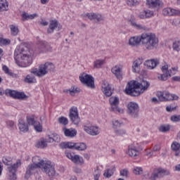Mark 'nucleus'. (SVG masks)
I'll return each mask as SVG.
<instances>
[{
	"mask_svg": "<svg viewBox=\"0 0 180 180\" xmlns=\"http://www.w3.org/2000/svg\"><path fill=\"white\" fill-rule=\"evenodd\" d=\"M140 43L146 50H154L158 46V38L153 33H143L141 36H135L129 38L128 44L131 47H137Z\"/></svg>",
	"mask_w": 180,
	"mask_h": 180,
	"instance_id": "f257e3e1",
	"label": "nucleus"
},
{
	"mask_svg": "<svg viewBox=\"0 0 180 180\" xmlns=\"http://www.w3.org/2000/svg\"><path fill=\"white\" fill-rule=\"evenodd\" d=\"M148 86H150V83L147 81L143 80L141 83L136 81L130 82L128 83V86L125 89V92L131 96H139L148 89Z\"/></svg>",
	"mask_w": 180,
	"mask_h": 180,
	"instance_id": "f03ea898",
	"label": "nucleus"
},
{
	"mask_svg": "<svg viewBox=\"0 0 180 180\" xmlns=\"http://www.w3.org/2000/svg\"><path fill=\"white\" fill-rule=\"evenodd\" d=\"M15 53L17 54L19 61L23 64L24 67H29L32 64L33 60L32 58V51L27 47H20L16 49Z\"/></svg>",
	"mask_w": 180,
	"mask_h": 180,
	"instance_id": "7ed1b4c3",
	"label": "nucleus"
},
{
	"mask_svg": "<svg viewBox=\"0 0 180 180\" xmlns=\"http://www.w3.org/2000/svg\"><path fill=\"white\" fill-rule=\"evenodd\" d=\"M54 70V65L51 63H46L45 64L40 65L39 68H33L31 70V74L37 75V77H44L49 74V71H52Z\"/></svg>",
	"mask_w": 180,
	"mask_h": 180,
	"instance_id": "20e7f679",
	"label": "nucleus"
},
{
	"mask_svg": "<svg viewBox=\"0 0 180 180\" xmlns=\"http://www.w3.org/2000/svg\"><path fill=\"white\" fill-rule=\"evenodd\" d=\"M3 162L5 165H8L7 169L8 171L9 179L16 180V171H18V168L22 165L20 160H18L13 165H12V162L8 160V159L3 160Z\"/></svg>",
	"mask_w": 180,
	"mask_h": 180,
	"instance_id": "39448f33",
	"label": "nucleus"
},
{
	"mask_svg": "<svg viewBox=\"0 0 180 180\" xmlns=\"http://www.w3.org/2000/svg\"><path fill=\"white\" fill-rule=\"evenodd\" d=\"M168 65H165L161 68L162 74H158V78L160 81H167L168 78H171L172 75H175L178 72V67L172 68L168 70Z\"/></svg>",
	"mask_w": 180,
	"mask_h": 180,
	"instance_id": "423d86ee",
	"label": "nucleus"
},
{
	"mask_svg": "<svg viewBox=\"0 0 180 180\" xmlns=\"http://www.w3.org/2000/svg\"><path fill=\"white\" fill-rule=\"evenodd\" d=\"M169 174L170 172L167 169L158 168L155 169L152 174H150V172H147L145 173L144 176H146L147 179L156 180L157 178H164V176H167V175H169Z\"/></svg>",
	"mask_w": 180,
	"mask_h": 180,
	"instance_id": "0eeeda50",
	"label": "nucleus"
},
{
	"mask_svg": "<svg viewBox=\"0 0 180 180\" xmlns=\"http://www.w3.org/2000/svg\"><path fill=\"white\" fill-rule=\"evenodd\" d=\"M141 151H143V148L140 146H137V143H131L128 146L126 154H127L129 157H131V158H139Z\"/></svg>",
	"mask_w": 180,
	"mask_h": 180,
	"instance_id": "6e6552de",
	"label": "nucleus"
},
{
	"mask_svg": "<svg viewBox=\"0 0 180 180\" xmlns=\"http://www.w3.org/2000/svg\"><path fill=\"white\" fill-rule=\"evenodd\" d=\"M79 79L82 84L86 85L88 88L91 89L95 88V79L91 75L82 73L79 75Z\"/></svg>",
	"mask_w": 180,
	"mask_h": 180,
	"instance_id": "1a4fd4ad",
	"label": "nucleus"
},
{
	"mask_svg": "<svg viewBox=\"0 0 180 180\" xmlns=\"http://www.w3.org/2000/svg\"><path fill=\"white\" fill-rule=\"evenodd\" d=\"M157 96L160 101L162 102H165L167 101H178L179 97L175 94H171L169 92L165 91H158L157 93Z\"/></svg>",
	"mask_w": 180,
	"mask_h": 180,
	"instance_id": "9d476101",
	"label": "nucleus"
},
{
	"mask_svg": "<svg viewBox=\"0 0 180 180\" xmlns=\"http://www.w3.org/2000/svg\"><path fill=\"white\" fill-rule=\"evenodd\" d=\"M110 105V111L115 112V113H124V110L122 108H119V98L117 96H112L109 99Z\"/></svg>",
	"mask_w": 180,
	"mask_h": 180,
	"instance_id": "9b49d317",
	"label": "nucleus"
},
{
	"mask_svg": "<svg viewBox=\"0 0 180 180\" xmlns=\"http://www.w3.org/2000/svg\"><path fill=\"white\" fill-rule=\"evenodd\" d=\"M127 112L131 117H139V104L134 102H130L127 104Z\"/></svg>",
	"mask_w": 180,
	"mask_h": 180,
	"instance_id": "f8f14e48",
	"label": "nucleus"
},
{
	"mask_svg": "<svg viewBox=\"0 0 180 180\" xmlns=\"http://www.w3.org/2000/svg\"><path fill=\"white\" fill-rule=\"evenodd\" d=\"M69 117L72 123H74L76 126L79 124L80 120L78 115V108H77V107L73 106L70 109Z\"/></svg>",
	"mask_w": 180,
	"mask_h": 180,
	"instance_id": "ddd939ff",
	"label": "nucleus"
},
{
	"mask_svg": "<svg viewBox=\"0 0 180 180\" xmlns=\"http://www.w3.org/2000/svg\"><path fill=\"white\" fill-rule=\"evenodd\" d=\"M41 168L43 172H45L49 176H54L56 175V169L51 162H44L43 167Z\"/></svg>",
	"mask_w": 180,
	"mask_h": 180,
	"instance_id": "4468645a",
	"label": "nucleus"
},
{
	"mask_svg": "<svg viewBox=\"0 0 180 180\" xmlns=\"http://www.w3.org/2000/svg\"><path fill=\"white\" fill-rule=\"evenodd\" d=\"M83 129L90 136H98L101 133V128L95 125H84Z\"/></svg>",
	"mask_w": 180,
	"mask_h": 180,
	"instance_id": "2eb2a0df",
	"label": "nucleus"
},
{
	"mask_svg": "<svg viewBox=\"0 0 180 180\" xmlns=\"http://www.w3.org/2000/svg\"><path fill=\"white\" fill-rule=\"evenodd\" d=\"M65 154L67 158L71 160V161L73 162L74 164H76L77 165H82V164L84 163V158L78 155H75L74 153H71L70 152H65Z\"/></svg>",
	"mask_w": 180,
	"mask_h": 180,
	"instance_id": "dca6fc26",
	"label": "nucleus"
},
{
	"mask_svg": "<svg viewBox=\"0 0 180 180\" xmlns=\"http://www.w3.org/2000/svg\"><path fill=\"white\" fill-rule=\"evenodd\" d=\"M146 5L150 9H160L164 6V3L161 0H146Z\"/></svg>",
	"mask_w": 180,
	"mask_h": 180,
	"instance_id": "f3484780",
	"label": "nucleus"
},
{
	"mask_svg": "<svg viewBox=\"0 0 180 180\" xmlns=\"http://www.w3.org/2000/svg\"><path fill=\"white\" fill-rule=\"evenodd\" d=\"M51 50V47L50 44L46 41H41L38 44L37 48L36 49L37 53H47V51H50Z\"/></svg>",
	"mask_w": 180,
	"mask_h": 180,
	"instance_id": "a211bd4d",
	"label": "nucleus"
},
{
	"mask_svg": "<svg viewBox=\"0 0 180 180\" xmlns=\"http://www.w3.org/2000/svg\"><path fill=\"white\" fill-rule=\"evenodd\" d=\"M162 13L165 16H179L180 10L172 8H166L163 9Z\"/></svg>",
	"mask_w": 180,
	"mask_h": 180,
	"instance_id": "6ab92c4d",
	"label": "nucleus"
},
{
	"mask_svg": "<svg viewBox=\"0 0 180 180\" xmlns=\"http://www.w3.org/2000/svg\"><path fill=\"white\" fill-rule=\"evenodd\" d=\"M141 64H143V59L139 58L134 60L131 66L133 72L136 74L140 72V70H141Z\"/></svg>",
	"mask_w": 180,
	"mask_h": 180,
	"instance_id": "aec40b11",
	"label": "nucleus"
},
{
	"mask_svg": "<svg viewBox=\"0 0 180 180\" xmlns=\"http://www.w3.org/2000/svg\"><path fill=\"white\" fill-rule=\"evenodd\" d=\"M37 168H39V167H37V165H29L27 167V170L25 172V179H29V178H30L31 175H33V174H34V172H36V169H37Z\"/></svg>",
	"mask_w": 180,
	"mask_h": 180,
	"instance_id": "412c9836",
	"label": "nucleus"
},
{
	"mask_svg": "<svg viewBox=\"0 0 180 180\" xmlns=\"http://www.w3.org/2000/svg\"><path fill=\"white\" fill-rule=\"evenodd\" d=\"M123 66L122 65H116L111 68V72L115 75L117 79H122V70Z\"/></svg>",
	"mask_w": 180,
	"mask_h": 180,
	"instance_id": "4be33fe9",
	"label": "nucleus"
},
{
	"mask_svg": "<svg viewBox=\"0 0 180 180\" xmlns=\"http://www.w3.org/2000/svg\"><path fill=\"white\" fill-rule=\"evenodd\" d=\"M102 91L103 92L105 96H112V88H110V85L106 81H103L102 86Z\"/></svg>",
	"mask_w": 180,
	"mask_h": 180,
	"instance_id": "5701e85b",
	"label": "nucleus"
},
{
	"mask_svg": "<svg viewBox=\"0 0 180 180\" xmlns=\"http://www.w3.org/2000/svg\"><path fill=\"white\" fill-rule=\"evenodd\" d=\"M62 131L65 137H70L72 139V137H75V136H77V129L74 128L68 129L67 127H63Z\"/></svg>",
	"mask_w": 180,
	"mask_h": 180,
	"instance_id": "b1692460",
	"label": "nucleus"
},
{
	"mask_svg": "<svg viewBox=\"0 0 180 180\" xmlns=\"http://www.w3.org/2000/svg\"><path fill=\"white\" fill-rule=\"evenodd\" d=\"M158 64H160L158 59H150L145 62V65H146L148 70H154Z\"/></svg>",
	"mask_w": 180,
	"mask_h": 180,
	"instance_id": "393cba45",
	"label": "nucleus"
},
{
	"mask_svg": "<svg viewBox=\"0 0 180 180\" xmlns=\"http://www.w3.org/2000/svg\"><path fill=\"white\" fill-rule=\"evenodd\" d=\"M86 18L90 19V20H97V22H101L103 20V16L101 14H96L95 13H89L86 14Z\"/></svg>",
	"mask_w": 180,
	"mask_h": 180,
	"instance_id": "a878e982",
	"label": "nucleus"
},
{
	"mask_svg": "<svg viewBox=\"0 0 180 180\" xmlns=\"http://www.w3.org/2000/svg\"><path fill=\"white\" fill-rule=\"evenodd\" d=\"M18 129L20 130V131H22L23 133H26L27 131H29V126L25 120L20 119L18 120Z\"/></svg>",
	"mask_w": 180,
	"mask_h": 180,
	"instance_id": "bb28decb",
	"label": "nucleus"
},
{
	"mask_svg": "<svg viewBox=\"0 0 180 180\" xmlns=\"http://www.w3.org/2000/svg\"><path fill=\"white\" fill-rule=\"evenodd\" d=\"M171 148L176 157H180V143L174 141L172 143Z\"/></svg>",
	"mask_w": 180,
	"mask_h": 180,
	"instance_id": "cd10ccee",
	"label": "nucleus"
},
{
	"mask_svg": "<svg viewBox=\"0 0 180 180\" xmlns=\"http://www.w3.org/2000/svg\"><path fill=\"white\" fill-rule=\"evenodd\" d=\"M32 165H37L38 168H43L44 160H41L39 156H35L32 158Z\"/></svg>",
	"mask_w": 180,
	"mask_h": 180,
	"instance_id": "c85d7f7f",
	"label": "nucleus"
},
{
	"mask_svg": "<svg viewBox=\"0 0 180 180\" xmlns=\"http://www.w3.org/2000/svg\"><path fill=\"white\" fill-rule=\"evenodd\" d=\"M58 26V20H51L49 23V26L47 29V33L51 34L54 32V30Z\"/></svg>",
	"mask_w": 180,
	"mask_h": 180,
	"instance_id": "c756f323",
	"label": "nucleus"
},
{
	"mask_svg": "<svg viewBox=\"0 0 180 180\" xmlns=\"http://www.w3.org/2000/svg\"><path fill=\"white\" fill-rule=\"evenodd\" d=\"M38 17L39 14L37 13L29 14L27 13H23L22 15V20H32V19Z\"/></svg>",
	"mask_w": 180,
	"mask_h": 180,
	"instance_id": "7c9ffc66",
	"label": "nucleus"
},
{
	"mask_svg": "<svg viewBox=\"0 0 180 180\" xmlns=\"http://www.w3.org/2000/svg\"><path fill=\"white\" fill-rule=\"evenodd\" d=\"M76 143L72 142H63L60 144V148H75V149Z\"/></svg>",
	"mask_w": 180,
	"mask_h": 180,
	"instance_id": "2f4dec72",
	"label": "nucleus"
},
{
	"mask_svg": "<svg viewBox=\"0 0 180 180\" xmlns=\"http://www.w3.org/2000/svg\"><path fill=\"white\" fill-rule=\"evenodd\" d=\"M47 143H49V140L47 141L44 138H41L38 141L37 147H38V148H46V147H47Z\"/></svg>",
	"mask_w": 180,
	"mask_h": 180,
	"instance_id": "473e14b6",
	"label": "nucleus"
},
{
	"mask_svg": "<svg viewBox=\"0 0 180 180\" xmlns=\"http://www.w3.org/2000/svg\"><path fill=\"white\" fill-rule=\"evenodd\" d=\"M9 28L11 36H18L19 34V28L17 25H9Z\"/></svg>",
	"mask_w": 180,
	"mask_h": 180,
	"instance_id": "72a5a7b5",
	"label": "nucleus"
},
{
	"mask_svg": "<svg viewBox=\"0 0 180 180\" xmlns=\"http://www.w3.org/2000/svg\"><path fill=\"white\" fill-rule=\"evenodd\" d=\"M61 139L60 138V135L58 134H53V136H49L48 141L49 143H60Z\"/></svg>",
	"mask_w": 180,
	"mask_h": 180,
	"instance_id": "f704fd0d",
	"label": "nucleus"
},
{
	"mask_svg": "<svg viewBox=\"0 0 180 180\" xmlns=\"http://www.w3.org/2000/svg\"><path fill=\"white\" fill-rule=\"evenodd\" d=\"M105 63V59H97L94 62V68H102Z\"/></svg>",
	"mask_w": 180,
	"mask_h": 180,
	"instance_id": "c9c22d12",
	"label": "nucleus"
},
{
	"mask_svg": "<svg viewBox=\"0 0 180 180\" xmlns=\"http://www.w3.org/2000/svg\"><path fill=\"white\" fill-rule=\"evenodd\" d=\"M36 117L34 115L27 116V123L29 126H34L37 123Z\"/></svg>",
	"mask_w": 180,
	"mask_h": 180,
	"instance_id": "e433bc0d",
	"label": "nucleus"
},
{
	"mask_svg": "<svg viewBox=\"0 0 180 180\" xmlns=\"http://www.w3.org/2000/svg\"><path fill=\"white\" fill-rule=\"evenodd\" d=\"M27 84H34L36 83V77L32 75H28L24 79Z\"/></svg>",
	"mask_w": 180,
	"mask_h": 180,
	"instance_id": "4c0bfd02",
	"label": "nucleus"
},
{
	"mask_svg": "<svg viewBox=\"0 0 180 180\" xmlns=\"http://www.w3.org/2000/svg\"><path fill=\"white\" fill-rule=\"evenodd\" d=\"M86 148V144L84 143H76L75 150H78L79 151H84Z\"/></svg>",
	"mask_w": 180,
	"mask_h": 180,
	"instance_id": "58836bf2",
	"label": "nucleus"
},
{
	"mask_svg": "<svg viewBox=\"0 0 180 180\" xmlns=\"http://www.w3.org/2000/svg\"><path fill=\"white\" fill-rule=\"evenodd\" d=\"M0 11H8V1L6 0H0Z\"/></svg>",
	"mask_w": 180,
	"mask_h": 180,
	"instance_id": "ea45409f",
	"label": "nucleus"
},
{
	"mask_svg": "<svg viewBox=\"0 0 180 180\" xmlns=\"http://www.w3.org/2000/svg\"><path fill=\"white\" fill-rule=\"evenodd\" d=\"M58 122L60 124H63V126H67V124H68V118L60 117L58 118Z\"/></svg>",
	"mask_w": 180,
	"mask_h": 180,
	"instance_id": "a19ab883",
	"label": "nucleus"
},
{
	"mask_svg": "<svg viewBox=\"0 0 180 180\" xmlns=\"http://www.w3.org/2000/svg\"><path fill=\"white\" fill-rule=\"evenodd\" d=\"M33 126L36 131H38L39 133L43 131V127L41 126V124H40V122L37 121Z\"/></svg>",
	"mask_w": 180,
	"mask_h": 180,
	"instance_id": "79ce46f5",
	"label": "nucleus"
},
{
	"mask_svg": "<svg viewBox=\"0 0 180 180\" xmlns=\"http://www.w3.org/2000/svg\"><path fill=\"white\" fill-rule=\"evenodd\" d=\"M112 127L114 129H118V127H122V126L123 125V122L117 120H112Z\"/></svg>",
	"mask_w": 180,
	"mask_h": 180,
	"instance_id": "37998d69",
	"label": "nucleus"
},
{
	"mask_svg": "<svg viewBox=\"0 0 180 180\" xmlns=\"http://www.w3.org/2000/svg\"><path fill=\"white\" fill-rule=\"evenodd\" d=\"M131 25L133 26V27H135L136 29H138L139 30H146V27L143 26L140 24H136L134 21H131Z\"/></svg>",
	"mask_w": 180,
	"mask_h": 180,
	"instance_id": "c03bdc74",
	"label": "nucleus"
},
{
	"mask_svg": "<svg viewBox=\"0 0 180 180\" xmlns=\"http://www.w3.org/2000/svg\"><path fill=\"white\" fill-rule=\"evenodd\" d=\"M6 95H9L11 98H13L14 99H16V95L18 94V91L15 90H6Z\"/></svg>",
	"mask_w": 180,
	"mask_h": 180,
	"instance_id": "a18cd8bd",
	"label": "nucleus"
},
{
	"mask_svg": "<svg viewBox=\"0 0 180 180\" xmlns=\"http://www.w3.org/2000/svg\"><path fill=\"white\" fill-rule=\"evenodd\" d=\"M112 175H113V169H108L105 170L103 173V176L105 178H110V176H112Z\"/></svg>",
	"mask_w": 180,
	"mask_h": 180,
	"instance_id": "49530a36",
	"label": "nucleus"
},
{
	"mask_svg": "<svg viewBox=\"0 0 180 180\" xmlns=\"http://www.w3.org/2000/svg\"><path fill=\"white\" fill-rule=\"evenodd\" d=\"M66 92L67 94H70L72 96H74V95H75V94H78L79 91H78L76 87H72L70 89L66 90Z\"/></svg>",
	"mask_w": 180,
	"mask_h": 180,
	"instance_id": "de8ad7c7",
	"label": "nucleus"
},
{
	"mask_svg": "<svg viewBox=\"0 0 180 180\" xmlns=\"http://www.w3.org/2000/svg\"><path fill=\"white\" fill-rule=\"evenodd\" d=\"M126 4L128 6H137L139 1L137 0H127Z\"/></svg>",
	"mask_w": 180,
	"mask_h": 180,
	"instance_id": "09e8293b",
	"label": "nucleus"
},
{
	"mask_svg": "<svg viewBox=\"0 0 180 180\" xmlns=\"http://www.w3.org/2000/svg\"><path fill=\"white\" fill-rule=\"evenodd\" d=\"M99 178H101V170H99V168H97L94 172V179L99 180Z\"/></svg>",
	"mask_w": 180,
	"mask_h": 180,
	"instance_id": "8fccbe9b",
	"label": "nucleus"
},
{
	"mask_svg": "<svg viewBox=\"0 0 180 180\" xmlns=\"http://www.w3.org/2000/svg\"><path fill=\"white\" fill-rule=\"evenodd\" d=\"M8 44H11L10 39L0 37V46H8Z\"/></svg>",
	"mask_w": 180,
	"mask_h": 180,
	"instance_id": "3c124183",
	"label": "nucleus"
},
{
	"mask_svg": "<svg viewBox=\"0 0 180 180\" xmlns=\"http://www.w3.org/2000/svg\"><path fill=\"white\" fill-rule=\"evenodd\" d=\"M133 172L135 175H141L143 174V168L136 167L134 168Z\"/></svg>",
	"mask_w": 180,
	"mask_h": 180,
	"instance_id": "603ef678",
	"label": "nucleus"
},
{
	"mask_svg": "<svg viewBox=\"0 0 180 180\" xmlns=\"http://www.w3.org/2000/svg\"><path fill=\"white\" fill-rule=\"evenodd\" d=\"M169 129V125H161L159 127V131H160L162 133H165L166 131H168Z\"/></svg>",
	"mask_w": 180,
	"mask_h": 180,
	"instance_id": "864d4df0",
	"label": "nucleus"
},
{
	"mask_svg": "<svg viewBox=\"0 0 180 180\" xmlns=\"http://www.w3.org/2000/svg\"><path fill=\"white\" fill-rule=\"evenodd\" d=\"M25 98H26V94H25V93L17 91L15 99H25Z\"/></svg>",
	"mask_w": 180,
	"mask_h": 180,
	"instance_id": "5fc2aeb1",
	"label": "nucleus"
},
{
	"mask_svg": "<svg viewBox=\"0 0 180 180\" xmlns=\"http://www.w3.org/2000/svg\"><path fill=\"white\" fill-rule=\"evenodd\" d=\"M179 41H175L172 44L173 49L176 51H179Z\"/></svg>",
	"mask_w": 180,
	"mask_h": 180,
	"instance_id": "6e6d98bb",
	"label": "nucleus"
},
{
	"mask_svg": "<svg viewBox=\"0 0 180 180\" xmlns=\"http://www.w3.org/2000/svg\"><path fill=\"white\" fill-rule=\"evenodd\" d=\"M115 134L117 136H124L126 134V130L124 129H117L115 131Z\"/></svg>",
	"mask_w": 180,
	"mask_h": 180,
	"instance_id": "4d7b16f0",
	"label": "nucleus"
},
{
	"mask_svg": "<svg viewBox=\"0 0 180 180\" xmlns=\"http://www.w3.org/2000/svg\"><path fill=\"white\" fill-rule=\"evenodd\" d=\"M2 68L3 71H4L6 74H8V75H10V77H12V75H13V73L9 71V68H8V66L4 65Z\"/></svg>",
	"mask_w": 180,
	"mask_h": 180,
	"instance_id": "13d9d810",
	"label": "nucleus"
},
{
	"mask_svg": "<svg viewBox=\"0 0 180 180\" xmlns=\"http://www.w3.org/2000/svg\"><path fill=\"white\" fill-rule=\"evenodd\" d=\"M145 13L146 15V19L148 18H153V16H154V12L151 10L145 11Z\"/></svg>",
	"mask_w": 180,
	"mask_h": 180,
	"instance_id": "bf43d9fd",
	"label": "nucleus"
},
{
	"mask_svg": "<svg viewBox=\"0 0 180 180\" xmlns=\"http://www.w3.org/2000/svg\"><path fill=\"white\" fill-rule=\"evenodd\" d=\"M7 127L9 129H13V126H15V122L12 120H8L6 122Z\"/></svg>",
	"mask_w": 180,
	"mask_h": 180,
	"instance_id": "052dcab7",
	"label": "nucleus"
},
{
	"mask_svg": "<svg viewBox=\"0 0 180 180\" xmlns=\"http://www.w3.org/2000/svg\"><path fill=\"white\" fill-rule=\"evenodd\" d=\"M170 120L172 122H180V115H172Z\"/></svg>",
	"mask_w": 180,
	"mask_h": 180,
	"instance_id": "680f3d73",
	"label": "nucleus"
},
{
	"mask_svg": "<svg viewBox=\"0 0 180 180\" xmlns=\"http://www.w3.org/2000/svg\"><path fill=\"white\" fill-rule=\"evenodd\" d=\"M128 174H129V171L126 169H124L120 171L121 176H127Z\"/></svg>",
	"mask_w": 180,
	"mask_h": 180,
	"instance_id": "e2e57ef3",
	"label": "nucleus"
},
{
	"mask_svg": "<svg viewBox=\"0 0 180 180\" xmlns=\"http://www.w3.org/2000/svg\"><path fill=\"white\" fill-rule=\"evenodd\" d=\"M175 109H176V107H172V105H167V107H166V110L167 111V112H172V110H175Z\"/></svg>",
	"mask_w": 180,
	"mask_h": 180,
	"instance_id": "0e129e2a",
	"label": "nucleus"
},
{
	"mask_svg": "<svg viewBox=\"0 0 180 180\" xmlns=\"http://www.w3.org/2000/svg\"><path fill=\"white\" fill-rule=\"evenodd\" d=\"M139 18H140V19H147V16L146 15V11H144L143 12L141 13L139 15Z\"/></svg>",
	"mask_w": 180,
	"mask_h": 180,
	"instance_id": "69168bd1",
	"label": "nucleus"
},
{
	"mask_svg": "<svg viewBox=\"0 0 180 180\" xmlns=\"http://www.w3.org/2000/svg\"><path fill=\"white\" fill-rule=\"evenodd\" d=\"M161 148L160 147L159 145H156L153 147V151L157 152V151H160V149Z\"/></svg>",
	"mask_w": 180,
	"mask_h": 180,
	"instance_id": "338daca9",
	"label": "nucleus"
},
{
	"mask_svg": "<svg viewBox=\"0 0 180 180\" xmlns=\"http://www.w3.org/2000/svg\"><path fill=\"white\" fill-rule=\"evenodd\" d=\"M172 81H177L180 82V76H174L172 78Z\"/></svg>",
	"mask_w": 180,
	"mask_h": 180,
	"instance_id": "774afa93",
	"label": "nucleus"
}]
</instances>
